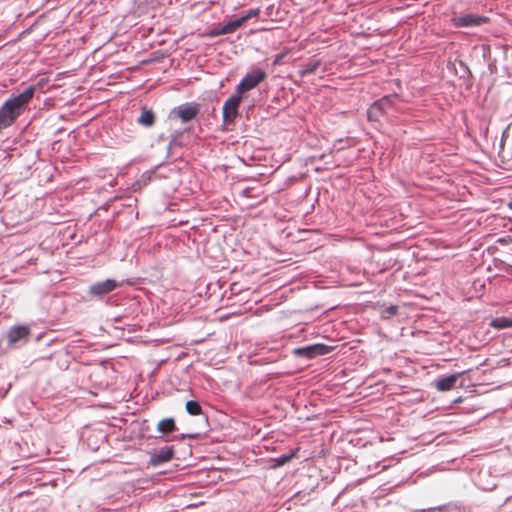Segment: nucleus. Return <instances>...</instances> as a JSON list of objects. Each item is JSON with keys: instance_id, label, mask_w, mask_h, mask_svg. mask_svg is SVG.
Returning a JSON list of instances; mask_svg holds the SVG:
<instances>
[{"instance_id": "obj_1", "label": "nucleus", "mask_w": 512, "mask_h": 512, "mask_svg": "<svg viewBox=\"0 0 512 512\" xmlns=\"http://www.w3.org/2000/svg\"><path fill=\"white\" fill-rule=\"evenodd\" d=\"M34 95V88L28 87L19 95L7 100L0 109V127L9 126L25 109Z\"/></svg>"}, {"instance_id": "obj_2", "label": "nucleus", "mask_w": 512, "mask_h": 512, "mask_svg": "<svg viewBox=\"0 0 512 512\" xmlns=\"http://www.w3.org/2000/svg\"><path fill=\"white\" fill-rule=\"evenodd\" d=\"M266 78V73L262 69H253L241 80L236 88V92L243 94L261 83Z\"/></svg>"}, {"instance_id": "obj_3", "label": "nucleus", "mask_w": 512, "mask_h": 512, "mask_svg": "<svg viewBox=\"0 0 512 512\" xmlns=\"http://www.w3.org/2000/svg\"><path fill=\"white\" fill-rule=\"evenodd\" d=\"M242 100V95L235 92L228 98L223 105V119L226 123L234 121L238 114V108Z\"/></svg>"}, {"instance_id": "obj_4", "label": "nucleus", "mask_w": 512, "mask_h": 512, "mask_svg": "<svg viewBox=\"0 0 512 512\" xmlns=\"http://www.w3.org/2000/svg\"><path fill=\"white\" fill-rule=\"evenodd\" d=\"M453 22L457 27H472L485 23L486 18L474 14H466L454 17Z\"/></svg>"}, {"instance_id": "obj_5", "label": "nucleus", "mask_w": 512, "mask_h": 512, "mask_svg": "<svg viewBox=\"0 0 512 512\" xmlns=\"http://www.w3.org/2000/svg\"><path fill=\"white\" fill-rule=\"evenodd\" d=\"M390 98L384 97L381 100L375 102L367 111L368 119L371 121H377L384 110L390 105Z\"/></svg>"}, {"instance_id": "obj_6", "label": "nucleus", "mask_w": 512, "mask_h": 512, "mask_svg": "<svg viewBox=\"0 0 512 512\" xmlns=\"http://www.w3.org/2000/svg\"><path fill=\"white\" fill-rule=\"evenodd\" d=\"M329 351L330 348L323 344H315L295 350L297 354L306 356L307 358H313L318 355H324Z\"/></svg>"}, {"instance_id": "obj_7", "label": "nucleus", "mask_w": 512, "mask_h": 512, "mask_svg": "<svg viewBox=\"0 0 512 512\" xmlns=\"http://www.w3.org/2000/svg\"><path fill=\"white\" fill-rule=\"evenodd\" d=\"M117 286L118 284L115 280L107 279L91 285L89 291L91 294L102 295L113 291Z\"/></svg>"}, {"instance_id": "obj_8", "label": "nucleus", "mask_w": 512, "mask_h": 512, "mask_svg": "<svg viewBox=\"0 0 512 512\" xmlns=\"http://www.w3.org/2000/svg\"><path fill=\"white\" fill-rule=\"evenodd\" d=\"M172 456H173L172 447H169V446L162 447L151 456L150 463L153 466H157L162 463L168 462L169 460H171Z\"/></svg>"}, {"instance_id": "obj_9", "label": "nucleus", "mask_w": 512, "mask_h": 512, "mask_svg": "<svg viewBox=\"0 0 512 512\" xmlns=\"http://www.w3.org/2000/svg\"><path fill=\"white\" fill-rule=\"evenodd\" d=\"M459 375H460L459 373H455L450 376L438 379L435 382V386H436L437 390L443 391V392L451 390L455 386V383L457 382Z\"/></svg>"}, {"instance_id": "obj_10", "label": "nucleus", "mask_w": 512, "mask_h": 512, "mask_svg": "<svg viewBox=\"0 0 512 512\" xmlns=\"http://www.w3.org/2000/svg\"><path fill=\"white\" fill-rule=\"evenodd\" d=\"M29 334V329L27 326H15L10 329L8 333V340L11 343H15L23 338H25Z\"/></svg>"}, {"instance_id": "obj_11", "label": "nucleus", "mask_w": 512, "mask_h": 512, "mask_svg": "<svg viewBox=\"0 0 512 512\" xmlns=\"http://www.w3.org/2000/svg\"><path fill=\"white\" fill-rule=\"evenodd\" d=\"M244 24V22L241 20L240 17L229 21L227 24H225L220 31L217 34H230L236 31L239 27H241Z\"/></svg>"}, {"instance_id": "obj_12", "label": "nucleus", "mask_w": 512, "mask_h": 512, "mask_svg": "<svg viewBox=\"0 0 512 512\" xmlns=\"http://www.w3.org/2000/svg\"><path fill=\"white\" fill-rule=\"evenodd\" d=\"M177 115L183 122L191 120L196 115V110L193 107H180L177 110Z\"/></svg>"}, {"instance_id": "obj_13", "label": "nucleus", "mask_w": 512, "mask_h": 512, "mask_svg": "<svg viewBox=\"0 0 512 512\" xmlns=\"http://www.w3.org/2000/svg\"><path fill=\"white\" fill-rule=\"evenodd\" d=\"M157 428L161 433H169L175 429V422L172 418H166L158 423Z\"/></svg>"}, {"instance_id": "obj_14", "label": "nucleus", "mask_w": 512, "mask_h": 512, "mask_svg": "<svg viewBox=\"0 0 512 512\" xmlns=\"http://www.w3.org/2000/svg\"><path fill=\"white\" fill-rule=\"evenodd\" d=\"M491 326L496 329H504L512 326V319L507 317H498L491 321Z\"/></svg>"}, {"instance_id": "obj_15", "label": "nucleus", "mask_w": 512, "mask_h": 512, "mask_svg": "<svg viewBox=\"0 0 512 512\" xmlns=\"http://www.w3.org/2000/svg\"><path fill=\"white\" fill-rule=\"evenodd\" d=\"M138 122L142 125H145V126H150L153 124L154 122V115L151 111H148V110H143L139 119H138Z\"/></svg>"}, {"instance_id": "obj_16", "label": "nucleus", "mask_w": 512, "mask_h": 512, "mask_svg": "<svg viewBox=\"0 0 512 512\" xmlns=\"http://www.w3.org/2000/svg\"><path fill=\"white\" fill-rule=\"evenodd\" d=\"M185 408L186 411L193 416L199 415L202 412L201 406L196 401H188L185 405Z\"/></svg>"}, {"instance_id": "obj_17", "label": "nucleus", "mask_w": 512, "mask_h": 512, "mask_svg": "<svg viewBox=\"0 0 512 512\" xmlns=\"http://www.w3.org/2000/svg\"><path fill=\"white\" fill-rule=\"evenodd\" d=\"M259 13H260L259 9H251V10L247 11L244 15H242L240 18L245 23L249 19L257 17L259 15Z\"/></svg>"}, {"instance_id": "obj_18", "label": "nucleus", "mask_w": 512, "mask_h": 512, "mask_svg": "<svg viewBox=\"0 0 512 512\" xmlns=\"http://www.w3.org/2000/svg\"><path fill=\"white\" fill-rule=\"evenodd\" d=\"M396 311H397V307L396 306H389L385 310H383L382 316L384 318H389L390 316L395 315Z\"/></svg>"}, {"instance_id": "obj_19", "label": "nucleus", "mask_w": 512, "mask_h": 512, "mask_svg": "<svg viewBox=\"0 0 512 512\" xmlns=\"http://www.w3.org/2000/svg\"><path fill=\"white\" fill-rule=\"evenodd\" d=\"M316 68V64L314 65H310V66H307V68H305L303 70V74H306V73H311L314 71V69Z\"/></svg>"}, {"instance_id": "obj_20", "label": "nucleus", "mask_w": 512, "mask_h": 512, "mask_svg": "<svg viewBox=\"0 0 512 512\" xmlns=\"http://www.w3.org/2000/svg\"><path fill=\"white\" fill-rule=\"evenodd\" d=\"M289 459H290V457H283V458H282L281 463H285V462H286V461H288Z\"/></svg>"}, {"instance_id": "obj_21", "label": "nucleus", "mask_w": 512, "mask_h": 512, "mask_svg": "<svg viewBox=\"0 0 512 512\" xmlns=\"http://www.w3.org/2000/svg\"><path fill=\"white\" fill-rule=\"evenodd\" d=\"M508 207L512 210V202L508 203Z\"/></svg>"}]
</instances>
